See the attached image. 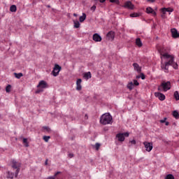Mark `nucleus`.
<instances>
[{
    "label": "nucleus",
    "mask_w": 179,
    "mask_h": 179,
    "mask_svg": "<svg viewBox=\"0 0 179 179\" xmlns=\"http://www.w3.org/2000/svg\"><path fill=\"white\" fill-rule=\"evenodd\" d=\"M10 10L11 12H16V10H17V8L16 7V5H12L10 7Z\"/></svg>",
    "instance_id": "5701e85b"
},
{
    "label": "nucleus",
    "mask_w": 179,
    "mask_h": 179,
    "mask_svg": "<svg viewBox=\"0 0 179 179\" xmlns=\"http://www.w3.org/2000/svg\"><path fill=\"white\" fill-rule=\"evenodd\" d=\"M73 16L76 17V16H78V14L74 13V14H73Z\"/></svg>",
    "instance_id": "de8ad7c7"
},
{
    "label": "nucleus",
    "mask_w": 179,
    "mask_h": 179,
    "mask_svg": "<svg viewBox=\"0 0 179 179\" xmlns=\"http://www.w3.org/2000/svg\"><path fill=\"white\" fill-rule=\"evenodd\" d=\"M133 85H134V86H139V83L138 82V80H134Z\"/></svg>",
    "instance_id": "f704fd0d"
},
{
    "label": "nucleus",
    "mask_w": 179,
    "mask_h": 179,
    "mask_svg": "<svg viewBox=\"0 0 179 179\" xmlns=\"http://www.w3.org/2000/svg\"><path fill=\"white\" fill-rule=\"evenodd\" d=\"M110 2H111V3H117V5L120 4V0H110Z\"/></svg>",
    "instance_id": "473e14b6"
},
{
    "label": "nucleus",
    "mask_w": 179,
    "mask_h": 179,
    "mask_svg": "<svg viewBox=\"0 0 179 179\" xmlns=\"http://www.w3.org/2000/svg\"><path fill=\"white\" fill-rule=\"evenodd\" d=\"M73 153H69V155H68V157H69L70 159H72V157H73Z\"/></svg>",
    "instance_id": "a19ab883"
},
{
    "label": "nucleus",
    "mask_w": 179,
    "mask_h": 179,
    "mask_svg": "<svg viewBox=\"0 0 179 179\" xmlns=\"http://www.w3.org/2000/svg\"><path fill=\"white\" fill-rule=\"evenodd\" d=\"M61 69H62V67H61V66H59V64H55V67L53 68V70L52 71L53 76H58V75H59Z\"/></svg>",
    "instance_id": "423d86ee"
},
{
    "label": "nucleus",
    "mask_w": 179,
    "mask_h": 179,
    "mask_svg": "<svg viewBox=\"0 0 179 179\" xmlns=\"http://www.w3.org/2000/svg\"><path fill=\"white\" fill-rule=\"evenodd\" d=\"M162 59H166L165 63H161V68L166 73H169V66H173V69H178V64L174 62V56L169 55V53L161 52Z\"/></svg>",
    "instance_id": "f257e3e1"
},
{
    "label": "nucleus",
    "mask_w": 179,
    "mask_h": 179,
    "mask_svg": "<svg viewBox=\"0 0 179 179\" xmlns=\"http://www.w3.org/2000/svg\"><path fill=\"white\" fill-rule=\"evenodd\" d=\"M139 14L136 13H134L130 14V17H138Z\"/></svg>",
    "instance_id": "7c9ffc66"
},
{
    "label": "nucleus",
    "mask_w": 179,
    "mask_h": 179,
    "mask_svg": "<svg viewBox=\"0 0 179 179\" xmlns=\"http://www.w3.org/2000/svg\"><path fill=\"white\" fill-rule=\"evenodd\" d=\"M37 87H41V89H45L47 87V82L41 80L37 85Z\"/></svg>",
    "instance_id": "ddd939ff"
},
{
    "label": "nucleus",
    "mask_w": 179,
    "mask_h": 179,
    "mask_svg": "<svg viewBox=\"0 0 179 179\" xmlns=\"http://www.w3.org/2000/svg\"><path fill=\"white\" fill-rule=\"evenodd\" d=\"M170 89H171V83H170V81L162 82L157 88L159 92H168Z\"/></svg>",
    "instance_id": "7ed1b4c3"
},
{
    "label": "nucleus",
    "mask_w": 179,
    "mask_h": 179,
    "mask_svg": "<svg viewBox=\"0 0 179 179\" xmlns=\"http://www.w3.org/2000/svg\"><path fill=\"white\" fill-rule=\"evenodd\" d=\"M22 142H23V143L25 144V145H24L25 148H29V142H27V138H24L22 139Z\"/></svg>",
    "instance_id": "cd10ccee"
},
{
    "label": "nucleus",
    "mask_w": 179,
    "mask_h": 179,
    "mask_svg": "<svg viewBox=\"0 0 179 179\" xmlns=\"http://www.w3.org/2000/svg\"><path fill=\"white\" fill-rule=\"evenodd\" d=\"M79 20L80 23H83L86 20V13H83V15L80 17Z\"/></svg>",
    "instance_id": "412c9836"
},
{
    "label": "nucleus",
    "mask_w": 179,
    "mask_h": 179,
    "mask_svg": "<svg viewBox=\"0 0 179 179\" xmlns=\"http://www.w3.org/2000/svg\"><path fill=\"white\" fill-rule=\"evenodd\" d=\"M92 38L96 42L101 41V36L99 34H94Z\"/></svg>",
    "instance_id": "4468645a"
},
{
    "label": "nucleus",
    "mask_w": 179,
    "mask_h": 179,
    "mask_svg": "<svg viewBox=\"0 0 179 179\" xmlns=\"http://www.w3.org/2000/svg\"><path fill=\"white\" fill-rule=\"evenodd\" d=\"M73 22L75 29H79L80 27V22H79L77 20H74Z\"/></svg>",
    "instance_id": "6ab92c4d"
},
{
    "label": "nucleus",
    "mask_w": 179,
    "mask_h": 179,
    "mask_svg": "<svg viewBox=\"0 0 179 179\" xmlns=\"http://www.w3.org/2000/svg\"><path fill=\"white\" fill-rule=\"evenodd\" d=\"M146 13H152V15H154V16H156V11H155L153 10V8H150V7H148L146 8Z\"/></svg>",
    "instance_id": "f3484780"
},
{
    "label": "nucleus",
    "mask_w": 179,
    "mask_h": 179,
    "mask_svg": "<svg viewBox=\"0 0 179 179\" xmlns=\"http://www.w3.org/2000/svg\"><path fill=\"white\" fill-rule=\"evenodd\" d=\"M170 123L169 122H165V125L166 126V127H168V125Z\"/></svg>",
    "instance_id": "a18cd8bd"
},
{
    "label": "nucleus",
    "mask_w": 179,
    "mask_h": 179,
    "mask_svg": "<svg viewBox=\"0 0 179 179\" xmlns=\"http://www.w3.org/2000/svg\"><path fill=\"white\" fill-rule=\"evenodd\" d=\"M136 44L138 45V47H142V41H141V38H138L136 39Z\"/></svg>",
    "instance_id": "4be33fe9"
},
{
    "label": "nucleus",
    "mask_w": 179,
    "mask_h": 179,
    "mask_svg": "<svg viewBox=\"0 0 179 179\" xmlns=\"http://www.w3.org/2000/svg\"><path fill=\"white\" fill-rule=\"evenodd\" d=\"M130 143H131V145H136V141L132 140L130 141Z\"/></svg>",
    "instance_id": "ea45409f"
},
{
    "label": "nucleus",
    "mask_w": 179,
    "mask_h": 179,
    "mask_svg": "<svg viewBox=\"0 0 179 179\" xmlns=\"http://www.w3.org/2000/svg\"><path fill=\"white\" fill-rule=\"evenodd\" d=\"M76 90H82V79L80 78L76 81Z\"/></svg>",
    "instance_id": "2eb2a0df"
},
{
    "label": "nucleus",
    "mask_w": 179,
    "mask_h": 179,
    "mask_svg": "<svg viewBox=\"0 0 179 179\" xmlns=\"http://www.w3.org/2000/svg\"><path fill=\"white\" fill-rule=\"evenodd\" d=\"M165 179H175L173 174H168L166 176Z\"/></svg>",
    "instance_id": "c85d7f7f"
},
{
    "label": "nucleus",
    "mask_w": 179,
    "mask_h": 179,
    "mask_svg": "<svg viewBox=\"0 0 179 179\" xmlns=\"http://www.w3.org/2000/svg\"><path fill=\"white\" fill-rule=\"evenodd\" d=\"M43 129H45L48 132H50V131H51V129H50V127L47 126L43 127Z\"/></svg>",
    "instance_id": "e433bc0d"
},
{
    "label": "nucleus",
    "mask_w": 179,
    "mask_h": 179,
    "mask_svg": "<svg viewBox=\"0 0 179 179\" xmlns=\"http://www.w3.org/2000/svg\"><path fill=\"white\" fill-rule=\"evenodd\" d=\"M94 1H97V0H94Z\"/></svg>",
    "instance_id": "5fc2aeb1"
},
{
    "label": "nucleus",
    "mask_w": 179,
    "mask_h": 179,
    "mask_svg": "<svg viewBox=\"0 0 179 179\" xmlns=\"http://www.w3.org/2000/svg\"><path fill=\"white\" fill-rule=\"evenodd\" d=\"M127 87L129 89V90H132V89L135 87V86L134 85V83L133 82L129 83L127 85Z\"/></svg>",
    "instance_id": "b1692460"
},
{
    "label": "nucleus",
    "mask_w": 179,
    "mask_h": 179,
    "mask_svg": "<svg viewBox=\"0 0 179 179\" xmlns=\"http://www.w3.org/2000/svg\"><path fill=\"white\" fill-rule=\"evenodd\" d=\"M113 122V116L110 113H104L100 117V123L102 125H108Z\"/></svg>",
    "instance_id": "f03ea898"
},
{
    "label": "nucleus",
    "mask_w": 179,
    "mask_h": 179,
    "mask_svg": "<svg viewBox=\"0 0 179 179\" xmlns=\"http://www.w3.org/2000/svg\"><path fill=\"white\" fill-rule=\"evenodd\" d=\"M133 66L134 68V71H136L138 73H141V72H142V67H141L138 63H134Z\"/></svg>",
    "instance_id": "9b49d317"
},
{
    "label": "nucleus",
    "mask_w": 179,
    "mask_h": 179,
    "mask_svg": "<svg viewBox=\"0 0 179 179\" xmlns=\"http://www.w3.org/2000/svg\"><path fill=\"white\" fill-rule=\"evenodd\" d=\"M48 164V159H46L45 162V166H47Z\"/></svg>",
    "instance_id": "79ce46f5"
},
{
    "label": "nucleus",
    "mask_w": 179,
    "mask_h": 179,
    "mask_svg": "<svg viewBox=\"0 0 179 179\" xmlns=\"http://www.w3.org/2000/svg\"><path fill=\"white\" fill-rule=\"evenodd\" d=\"M106 0H99V2L101 3H104V1H105Z\"/></svg>",
    "instance_id": "c03bdc74"
},
{
    "label": "nucleus",
    "mask_w": 179,
    "mask_h": 179,
    "mask_svg": "<svg viewBox=\"0 0 179 179\" xmlns=\"http://www.w3.org/2000/svg\"><path fill=\"white\" fill-rule=\"evenodd\" d=\"M14 75L17 79H20V78H22V76H23V73H14Z\"/></svg>",
    "instance_id": "393cba45"
},
{
    "label": "nucleus",
    "mask_w": 179,
    "mask_h": 179,
    "mask_svg": "<svg viewBox=\"0 0 179 179\" xmlns=\"http://www.w3.org/2000/svg\"><path fill=\"white\" fill-rule=\"evenodd\" d=\"M12 168L16 169L15 172V177L17 178V176H19V172L20 171V163L16 162L15 159L12 161Z\"/></svg>",
    "instance_id": "20e7f679"
},
{
    "label": "nucleus",
    "mask_w": 179,
    "mask_h": 179,
    "mask_svg": "<svg viewBox=\"0 0 179 179\" xmlns=\"http://www.w3.org/2000/svg\"><path fill=\"white\" fill-rule=\"evenodd\" d=\"M36 93H40V91H36Z\"/></svg>",
    "instance_id": "8fccbe9b"
},
{
    "label": "nucleus",
    "mask_w": 179,
    "mask_h": 179,
    "mask_svg": "<svg viewBox=\"0 0 179 179\" xmlns=\"http://www.w3.org/2000/svg\"><path fill=\"white\" fill-rule=\"evenodd\" d=\"M162 17H164V15H162Z\"/></svg>",
    "instance_id": "3c124183"
},
{
    "label": "nucleus",
    "mask_w": 179,
    "mask_h": 179,
    "mask_svg": "<svg viewBox=\"0 0 179 179\" xmlns=\"http://www.w3.org/2000/svg\"><path fill=\"white\" fill-rule=\"evenodd\" d=\"M155 97H157L159 100L161 101H164L166 100V95H164L163 93L161 92H155Z\"/></svg>",
    "instance_id": "1a4fd4ad"
},
{
    "label": "nucleus",
    "mask_w": 179,
    "mask_h": 179,
    "mask_svg": "<svg viewBox=\"0 0 179 179\" xmlns=\"http://www.w3.org/2000/svg\"><path fill=\"white\" fill-rule=\"evenodd\" d=\"M95 149H96V150H99V149H100V143H96L95 144Z\"/></svg>",
    "instance_id": "72a5a7b5"
},
{
    "label": "nucleus",
    "mask_w": 179,
    "mask_h": 179,
    "mask_svg": "<svg viewBox=\"0 0 179 179\" xmlns=\"http://www.w3.org/2000/svg\"><path fill=\"white\" fill-rule=\"evenodd\" d=\"M162 12L164 15H166V12H174V9L170 8H162Z\"/></svg>",
    "instance_id": "dca6fc26"
},
{
    "label": "nucleus",
    "mask_w": 179,
    "mask_h": 179,
    "mask_svg": "<svg viewBox=\"0 0 179 179\" xmlns=\"http://www.w3.org/2000/svg\"><path fill=\"white\" fill-rule=\"evenodd\" d=\"M115 34H114V31H109L107 35H106V37L108 38V40H110V41H113V40H114V37H115Z\"/></svg>",
    "instance_id": "f8f14e48"
},
{
    "label": "nucleus",
    "mask_w": 179,
    "mask_h": 179,
    "mask_svg": "<svg viewBox=\"0 0 179 179\" xmlns=\"http://www.w3.org/2000/svg\"><path fill=\"white\" fill-rule=\"evenodd\" d=\"M90 10H92V12H94L96 10V6H92L90 8Z\"/></svg>",
    "instance_id": "4c0bfd02"
},
{
    "label": "nucleus",
    "mask_w": 179,
    "mask_h": 179,
    "mask_svg": "<svg viewBox=\"0 0 179 179\" xmlns=\"http://www.w3.org/2000/svg\"><path fill=\"white\" fill-rule=\"evenodd\" d=\"M136 78H137V79L141 78V76H136Z\"/></svg>",
    "instance_id": "49530a36"
},
{
    "label": "nucleus",
    "mask_w": 179,
    "mask_h": 179,
    "mask_svg": "<svg viewBox=\"0 0 179 179\" xmlns=\"http://www.w3.org/2000/svg\"><path fill=\"white\" fill-rule=\"evenodd\" d=\"M173 115L174 118H176V120H178V118H179V113H178V112L177 110H174L173 112Z\"/></svg>",
    "instance_id": "a878e982"
},
{
    "label": "nucleus",
    "mask_w": 179,
    "mask_h": 179,
    "mask_svg": "<svg viewBox=\"0 0 179 179\" xmlns=\"http://www.w3.org/2000/svg\"><path fill=\"white\" fill-rule=\"evenodd\" d=\"M129 136V133L125 132V133H118L116 134V139L118 141V142H124L125 141V138H128Z\"/></svg>",
    "instance_id": "39448f33"
},
{
    "label": "nucleus",
    "mask_w": 179,
    "mask_h": 179,
    "mask_svg": "<svg viewBox=\"0 0 179 179\" xmlns=\"http://www.w3.org/2000/svg\"><path fill=\"white\" fill-rule=\"evenodd\" d=\"M162 17H164V15H162Z\"/></svg>",
    "instance_id": "603ef678"
},
{
    "label": "nucleus",
    "mask_w": 179,
    "mask_h": 179,
    "mask_svg": "<svg viewBox=\"0 0 179 179\" xmlns=\"http://www.w3.org/2000/svg\"><path fill=\"white\" fill-rule=\"evenodd\" d=\"M143 145L146 152H152V150L153 149V143L145 141L143 143Z\"/></svg>",
    "instance_id": "0eeeda50"
},
{
    "label": "nucleus",
    "mask_w": 179,
    "mask_h": 179,
    "mask_svg": "<svg viewBox=\"0 0 179 179\" xmlns=\"http://www.w3.org/2000/svg\"><path fill=\"white\" fill-rule=\"evenodd\" d=\"M48 8H51V6L48 5L47 6Z\"/></svg>",
    "instance_id": "09e8293b"
},
{
    "label": "nucleus",
    "mask_w": 179,
    "mask_h": 179,
    "mask_svg": "<svg viewBox=\"0 0 179 179\" xmlns=\"http://www.w3.org/2000/svg\"><path fill=\"white\" fill-rule=\"evenodd\" d=\"M171 35L173 38H179V33L177 29L173 28L171 29Z\"/></svg>",
    "instance_id": "9d476101"
},
{
    "label": "nucleus",
    "mask_w": 179,
    "mask_h": 179,
    "mask_svg": "<svg viewBox=\"0 0 179 179\" xmlns=\"http://www.w3.org/2000/svg\"><path fill=\"white\" fill-rule=\"evenodd\" d=\"M13 177H15V173L10 171H7V176H6L7 178L13 179Z\"/></svg>",
    "instance_id": "aec40b11"
},
{
    "label": "nucleus",
    "mask_w": 179,
    "mask_h": 179,
    "mask_svg": "<svg viewBox=\"0 0 179 179\" xmlns=\"http://www.w3.org/2000/svg\"><path fill=\"white\" fill-rule=\"evenodd\" d=\"M83 78H85V79H91L92 78V73H90V71H88L87 73H84Z\"/></svg>",
    "instance_id": "a211bd4d"
},
{
    "label": "nucleus",
    "mask_w": 179,
    "mask_h": 179,
    "mask_svg": "<svg viewBox=\"0 0 179 179\" xmlns=\"http://www.w3.org/2000/svg\"><path fill=\"white\" fill-rule=\"evenodd\" d=\"M173 97H175L176 101H178V100H179V93H178V91H176L174 92Z\"/></svg>",
    "instance_id": "bb28decb"
},
{
    "label": "nucleus",
    "mask_w": 179,
    "mask_h": 179,
    "mask_svg": "<svg viewBox=\"0 0 179 179\" xmlns=\"http://www.w3.org/2000/svg\"><path fill=\"white\" fill-rule=\"evenodd\" d=\"M140 78L143 80H144V79H145V74H143V73H141V76H140Z\"/></svg>",
    "instance_id": "58836bf2"
},
{
    "label": "nucleus",
    "mask_w": 179,
    "mask_h": 179,
    "mask_svg": "<svg viewBox=\"0 0 179 179\" xmlns=\"http://www.w3.org/2000/svg\"><path fill=\"white\" fill-rule=\"evenodd\" d=\"M51 137L50 136H43V141H45V142H48V141H50V138Z\"/></svg>",
    "instance_id": "2f4dec72"
},
{
    "label": "nucleus",
    "mask_w": 179,
    "mask_h": 179,
    "mask_svg": "<svg viewBox=\"0 0 179 179\" xmlns=\"http://www.w3.org/2000/svg\"><path fill=\"white\" fill-rule=\"evenodd\" d=\"M123 7L126 8L127 9H130L131 10H132L134 9L135 6L132 3V2L129 1L124 3V5L123 6Z\"/></svg>",
    "instance_id": "6e6552de"
},
{
    "label": "nucleus",
    "mask_w": 179,
    "mask_h": 179,
    "mask_svg": "<svg viewBox=\"0 0 179 179\" xmlns=\"http://www.w3.org/2000/svg\"><path fill=\"white\" fill-rule=\"evenodd\" d=\"M166 120L167 117H164V120H159V122H161V124H164V122H166Z\"/></svg>",
    "instance_id": "c9c22d12"
},
{
    "label": "nucleus",
    "mask_w": 179,
    "mask_h": 179,
    "mask_svg": "<svg viewBox=\"0 0 179 179\" xmlns=\"http://www.w3.org/2000/svg\"><path fill=\"white\" fill-rule=\"evenodd\" d=\"M10 89H12V85H8L6 87V92L7 93H9L10 92Z\"/></svg>",
    "instance_id": "c756f323"
},
{
    "label": "nucleus",
    "mask_w": 179,
    "mask_h": 179,
    "mask_svg": "<svg viewBox=\"0 0 179 179\" xmlns=\"http://www.w3.org/2000/svg\"><path fill=\"white\" fill-rule=\"evenodd\" d=\"M148 2H151L152 3H153V2H155V0H147Z\"/></svg>",
    "instance_id": "37998d69"
},
{
    "label": "nucleus",
    "mask_w": 179,
    "mask_h": 179,
    "mask_svg": "<svg viewBox=\"0 0 179 179\" xmlns=\"http://www.w3.org/2000/svg\"><path fill=\"white\" fill-rule=\"evenodd\" d=\"M85 117H87V115H85Z\"/></svg>",
    "instance_id": "864d4df0"
}]
</instances>
